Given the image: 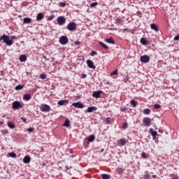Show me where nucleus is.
I'll return each mask as SVG.
<instances>
[{
  "label": "nucleus",
  "instance_id": "10",
  "mask_svg": "<svg viewBox=\"0 0 179 179\" xmlns=\"http://www.w3.org/2000/svg\"><path fill=\"white\" fill-rule=\"evenodd\" d=\"M87 65L88 68H90V69H96V66H94V63H93V61L90 59L87 60Z\"/></svg>",
  "mask_w": 179,
  "mask_h": 179
},
{
  "label": "nucleus",
  "instance_id": "29",
  "mask_svg": "<svg viewBox=\"0 0 179 179\" xmlns=\"http://www.w3.org/2000/svg\"><path fill=\"white\" fill-rule=\"evenodd\" d=\"M101 177L103 179H110L111 178V176L108 175V174H102Z\"/></svg>",
  "mask_w": 179,
  "mask_h": 179
},
{
  "label": "nucleus",
  "instance_id": "52",
  "mask_svg": "<svg viewBox=\"0 0 179 179\" xmlns=\"http://www.w3.org/2000/svg\"><path fill=\"white\" fill-rule=\"evenodd\" d=\"M22 120H23L24 122H26V118L22 117Z\"/></svg>",
  "mask_w": 179,
  "mask_h": 179
},
{
  "label": "nucleus",
  "instance_id": "31",
  "mask_svg": "<svg viewBox=\"0 0 179 179\" xmlns=\"http://www.w3.org/2000/svg\"><path fill=\"white\" fill-rule=\"evenodd\" d=\"M115 75H118V70L117 69L110 73V76H114Z\"/></svg>",
  "mask_w": 179,
  "mask_h": 179
},
{
  "label": "nucleus",
  "instance_id": "19",
  "mask_svg": "<svg viewBox=\"0 0 179 179\" xmlns=\"http://www.w3.org/2000/svg\"><path fill=\"white\" fill-rule=\"evenodd\" d=\"M31 22H32V20H31V18H30V17H24V18L23 19V23H24V24H29V23H31Z\"/></svg>",
  "mask_w": 179,
  "mask_h": 179
},
{
  "label": "nucleus",
  "instance_id": "48",
  "mask_svg": "<svg viewBox=\"0 0 179 179\" xmlns=\"http://www.w3.org/2000/svg\"><path fill=\"white\" fill-rule=\"evenodd\" d=\"M33 131H34V128L31 127L27 129L28 132H33Z\"/></svg>",
  "mask_w": 179,
  "mask_h": 179
},
{
  "label": "nucleus",
  "instance_id": "12",
  "mask_svg": "<svg viewBox=\"0 0 179 179\" xmlns=\"http://www.w3.org/2000/svg\"><path fill=\"white\" fill-rule=\"evenodd\" d=\"M31 162V158L29 155H26L23 159V163L25 164H28V163H30Z\"/></svg>",
  "mask_w": 179,
  "mask_h": 179
},
{
  "label": "nucleus",
  "instance_id": "22",
  "mask_svg": "<svg viewBox=\"0 0 179 179\" xmlns=\"http://www.w3.org/2000/svg\"><path fill=\"white\" fill-rule=\"evenodd\" d=\"M106 41L109 44H115V41H114V38H113L112 37L106 39Z\"/></svg>",
  "mask_w": 179,
  "mask_h": 179
},
{
  "label": "nucleus",
  "instance_id": "24",
  "mask_svg": "<svg viewBox=\"0 0 179 179\" xmlns=\"http://www.w3.org/2000/svg\"><path fill=\"white\" fill-rule=\"evenodd\" d=\"M65 103H69V101H68V100H60L57 102V104L59 106H64V104H65Z\"/></svg>",
  "mask_w": 179,
  "mask_h": 179
},
{
  "label": "nucleus",
  "instance_id": "57",
  "mask_svg": "<svg viewBox=\"0 0 179 179\" xmlns=\"http://www.w3.org/2000/svg\"><path fill=\"white\" fill-rule=\"evenodd\" d=\"M123 30H124V31H127V29H124Z\"/></svg>",
  "mask_w": 179,
  "mask_h": 179
},
{
  "label": "nucleus",
  "instance_id": "13",
  "mask_svg": "<svg viewBox=\"0 0 179 179\" xmlns=\"http://www.w3.org/2000/svg\"><path fill=\"white\" fill-rule=\"evenodd\" d=\"M117 143H120L121 146H125V145H127V138H122L118 140Z\"/></svg>",
  "mask_w": 179,
  "mask_h": 179
},
{
  "label": "nucleus",
  "instance_id": "38",
  "mask_svg": "<svg viewBox=\"0 0 179 179\" xmlns=\"http://www.w3.org/2000/svg\"><path fill=\"white\" fill-rule=\"evenodd\" d=\"M91 57H94V55H97V52L93 50L90 52Z\"/></svg>",
  "mask_w": 179,
  "mask_h": 179
},
{
  "label": "nucleus",
  "instance_id": "55",
  "mask_svg": "<svg viewBox=\"0 0 179 179\" xmlns=\"http://www.w3.org/2000/svg\"><path fill=\"white\" fill-rule=\"evenodd\" d=\"M0 125H3V122L1 121L0 122Z\"/></svg>",
  "mask_w": 179,
  "mask_h": 179
},
{
  "label": "nucleus",
  "instance_id": "4",
  "mask_svg": "<svg viewBox=\"0 0 179 179\" xmlns=\"http://www.w3.org/2000/svg\"><path fill=\"white\" fill-rule=\"evenodd\" d=\"M57 22L59 26H62V25L65 24V23H66V18H65V17H64V16H59L57 18Z\"/></svg>",
  "mask_w": 179,
  "mask_h": 179
},
{
  "label": "nucleus",
  "instance_id": "51",
  "mask_svg": "<svg viewBox=\"0 0 179 179\" xmlns=\"http://www.w3.org/2000/svg\"><path fill=\"white\" fill-rule=\"evenodd\" d=\"M120 111H122V112L127 111V108H122L120 109Z\"/></svg>",
  "mask_w": 179,
  "mask_h": 179
},
{
  "label": "nucleus",
  "instance_id": "7",
  "mask_svg": "<svg viewBox=\"0 0 179 179\" xmlns=\"http://www.w3.org/2000/svg\"><path fill=\"white\" fill-rule=\"evenodd\" d=\"M143 123L144 124L145 127H150L152 124V119L150 117H144L143 119Z\"/></svg>",
  "mask_w": 179,
  "mask_h": 179
},
{
  "label": "nucleus",
  "instance_id": "34",
  "mask_svg": "<svg viewBox=\"0 0 179 179\" xmlns=\"http://www.w3.org/2000/svg\"><path fill=\"white\" fill-rule=\"evenodd\" d=\"M59 6L60 8H65V6H66V3H64V2H60V3H59Z\"/></svg>",
  "mask_w": 179,
  "mask_h": 179
},
{
  "label": "nucleus",
  "instance_id": "27",
  "mask_svg": "<svg viewBox=\"0 0 179 179\" xmlns=\"http://www.w3.org/2000/svg\"><path fill=\"white\" fill-rule=\"evenodd\" d=\"M99 44H100V45H101V47H103V48H104V50H108V47L107 45H106V43H104L101 41H99Z\"/></svg>",
  "mask_w": 179,
  "mask_h": 179
},
{
  "label": "nucleus",
  "instance_id": "32",
  "mask_svg": "<svg viewBox=\"0 0 179 179\" xmlns=\"http://www.w3.org/2000/svg\"><path fill=\"white\" fill-rule=\"evenodd\" d=\"M23 89V85H18L15 87V90H22Z\"/></svg>",
  "mask_w": 179,
  "mask_h": 179
},
{
  "label": "nucleus",
  "instance_id": "3",
  "mask_svg": "<svg viewBox=\"0 0 179 179\" xmlns=\"http://www.w3.org/2000/svg\"><path fill=\"white\" fill-rule=\"evenodd\" d=\"M40 110H41V111H42V113H48V112L51 111V106H50L49 105H47V104H43L40 107Z\"/></svg>",
  "mask_w": 179,
  "mask_h": 179
},
{
  "label": "nucleus",
  "instance_id": "9",
  "mask_svg": "<svg viewBox=\"0 0 179 179\" xmlns=\"http://www.w3.org/2000/svg\"><path fill=\"white\" fill-rule=\"evenodd\" d=\"M73 107H74L75 108H84L85 106L83 105V103H82L81 102H76V103H73L71 105Z\"/></svg>",
  "mask_w": 179,
  "mask_h": 179
},
{
  "label": "nucleus",
  "instance_id": "6",
  "mask_svg": "<svg viewBox=\"0 0 179 179\" xmlns=\"http://www.w3.org/2000/svg\"><path fill=\"white\" fill-rule=\"evenodd\" d=\"M23 106L22 105V103H20L19 101H15L13 103V108L14 110H19V108H22Z\"/></svg>",
  "mask_w": 179,
  "mask_h": 179
},
{
  "label": "nucleus",
  "instance_id": "23",
  "mask_svg": "<svg viewBox=\"0 0 179 179\" xmlns=\"http://www.w3.org/2000/svg\"><path fill=\"white\" fill-rule=\"evenodd\" d=\"M150 132L152 136L153 137V139H155V138H156V136H157V131H153V129H150Z\"/></svg>",
  "mask_w": 179,
  "mask_h": 179
},
{
  "label": "nucleus",
  "instance_id": "15",
  "mask_svg": "<svg viewBox=\"0 0 179 179\" xmlns=\"http://www.w3.org/2000/svg\"><path fill=\"white\" fill-rule=\"evenodd\" d=\"M19 59L20 62H26L27 61V56L26 55H22L20 56Z\"/></svg>",
  "mask_w": 179,
  "mask_h": 179
},
{
  "label": "nucleus",
  "instance_id": "30",
  "mask_svg": "<svg viewBox=\"0 0 179 179\" xmlns=\"http://www.w3.org/2000/svg\"><path fill=\"white\" fill-rule=\"evenodd\" d=\"M143 114H145V115H149V114H150V109L149 108L144 109Z\"/></svg>",
  "mask_w": 179,
  "mask_h": 179
},
{
  "label": "nucleus",
  "instance_id": "21",
  "mask_svg": "<svg viewBox=\"0 0 179 179\" xmlns=\"http://www.w3.org/2000/svg\"><path fill=\"white\" fill-rule=\"evenodd\" d=\"M150 28L152 30H155V31H159V27H157V25L156 24H151Z\"/></svg>",
  "mask_w": 179,
  "mask_h": 179
},
{
  "label": "nucleus",
  "instance_id": "16",
  "mask_svg": "<svg viewBox=\"0 0 179 179\" xmlns=\"http://www.w3.org/2000/svg\"><path fill=\"white\" fill-rule=\"evenodd\" d=\"M23 100H25V101H29V100H31V95L29 94H24Z\"/></svg>",
  "mask_w": 179,
  "mask_h": 179
},
{
  "label": "nucleus",
  "instance_id": "37",
  "mask_svg": "<svg viewBox=\"0 0 179 179\" xmlns=\"http://www.w3.org/2000/svg\"><path fill=\"white\" fill-rule=\"evenodd\" d=\"M98 3L97 2H94L90 4V8H94V6H97Z\"/></svg>",
  "mask_w": 179,
  "mask_h": 179
},
{
  "label": "nucleus",
  "instance_id": "36",
  "mask_svg": "<svg viewBox=\"0 0 179 179\" xmlns=\"http://www.w3.org/2000/svg\"><path fill=\"white\" fill-rule=\"evenodd\" d=\"M54 17H55V15H51L48 17V21H51V20H53Z\"/></svg>",
  "mask_w": 179,
  "mask_h": 179
},
{
  "label": "nucleus",
  "instance_id": "42",
  "mask_svg": "<svg viewBox=\"0 0 179 179\" xmlns=\"http://www.w3.org/2000/svg\"><path fill=\"white\" fill-rule=\"evenodd\" d=\"M9 156H10V157H16V153H15V152H10V153H9Z\"/></svg>",
  "mask_w": 179,
  "mask_h": 179
},
{
  "label": "nucleus",
  "instance_id": "11",
  "mask_svg": "<svg viewBox=\"0 0 179 179\" xmlns=\"http://www.w3.org/2000/svg\"><path fill=\"white\" fill-rule=\"evenodd\" d=\"M103 93V91H95L92 94L93 97H96V99H100V95Z\"/></svg>",
  "mask_w": 179,
  "mask_h": 179
},
{
  "label": "nucleus",
  "instance_id": "17",
  "mask_svg": "<svg viewBox=\"0 0 179 179\" xmlns=\"http://www.w3.org/2000/svg\"><path fill=\"white\" fill-rule=\"evenodd\" d=\"M140 43L143 44V45H148V44H149V41L145 38H141L140 39Z\"/></svg>",
  "mask_w": 179,
  "mask_h": 179
},
{
  "label": "nucleus",
  "instance_id": "45",
  "mask_svg": "<svg viewBox=\"0 0 179 179\" xmlns=\"http://www.w3.org/2000/svg\"><path fill=\"white\" fill-rule=\"evenodd\" d=\"M149 178H150V175H149V174H145V175L144 176V179H149Z\"/></svg>",
  "mask_w": 179,
  "mask_h": 179
},
{
  "label": "nucleus",
  "instance_id": "40",
  "mask_svg": "<svg viewBox=\"0 0 179 179\" xmlns=\"http://www.w3.org/2000/svg\"><path fill=\"white\" fill-rule=\"evenodd\" d=\"M160 107H162V106L159 104L154 105L155 110H159V108H160Z\"/></svg>",
  "mask_w": 179,
  "mask_h": 179
},
{
  "label": "nucleus",
  "instance_id": "49",
  "mask_svg": "<svg viewBox=\"0 0 179 179\" xmlns=\"http://www.w3.org/2000/svg\"><path fill=\"white\" fill-rule=\"evenodd\" d=\"M86 78H87V75L85 74V73H83L82 74V78L83 79H86Z\"/></svg>",
  "mask_w": 179,
  "mask_h": 179
},
{
  "label": "nucleus",
  "instance_id": "54",
  "mask_svg": "<svg viewBox=\"0 0 179 179\" xmlns=\"http://www.w3.org/2000/svg\"><path fill=\"white\" fill-rule=\"evenodd\" d=\"M157 176L156 175H152V178H156Z\"/></svg>",
  "mask_w": 179,
  "mask_h": 179
},
{
  "label": "nucleus",
  "instance_id": "39",
  "mask_svg": "<svg viewBox=\"0 0 179 179\" xmlns=\"http://www.w3.org/2000/svg\"><path fill=\"white\" fill-rule=\"evenodd\" d=\"M141 157H143V159H148V156L146 155V152H142Z\"/></svg>",
  "mask_w": 179,
  "mask_h": 179
},
{
  "label": "nucleus",
  "instance_id": "33",
  "mask_svg": "<svg viewBox=\"0 0 179 179\" xmlns=\"http://www.w3.org/2000/svg\"><path fill=\"white\" fill-rule=\"evenodd\" d=\"M127 128H128V122H125L122 124V129H127Z\"/></svg>",
  "mask_w": 179,
  "mask_h": 179
},
{
  "label": "nucleus",
  "instance_id": "53",
  "mask_svg": "<svg viewBox=\"0 0 179 179\" xmlns=\"http://www.w3.org/2000/svg\"><path fill=\"white\" fill-rule=\"evenodd\" d=\"M65 169H66V170H69V166H65Z\"/></svg>",
  "mask_w": 179,
  "mask_h": 179
},
{
  "label": "nucleus",
  "instance_id": "8",
  "mask_svg": "<svg viewBox=\"0 0 179 179\" xmlns=\"http://www.w3.org/2000/svg\"><path fill=\"white\" fill-rule=\"evenodd\" d=\"M140 61L144 64H148L150 61V57L148 55H143L140 57Z\"/></svg>",
  "mask_w": 179,
  "mask_h": 179
},
{
  "label": "nucleus",
  "instance_id": "50",
  "mask_svg": "<svg viewBox=\"0 0 179 179\" xmlns=\"http://www.w3.org/2000/svg\"><path fill=\"white\" fill-rule=\"evenodd\" d=\"M75 45H79V44H80V41H76L75 43H74Z\"/></svg>",
  "mask_w": 179,
  "mask_h": 179
},
{
  "label": "nucleus",
  "instance_id": "25",
  "mask_svg": "<svg viewBox=\"0 0 179 179\" xmlns=\"http://www.w3.org/2000/svg\"><path fill=\"white\" fill-rule=\"evenodd\" d=\"M71 126V122L69 121V119H67L64 123L63 124V127H66L67 128Z\"/></svg>",
  "mask_w": 179,
  "mask_h": 179
},
{
  "label": "nucleus",
  "instance_id": "20",
  "mask_svg": "<svg viewBox=\"0 0 179 179\" xmlns=\"http://www.w3.org/2000/svg\"><path fill=\"white\" fill-rule=\"evenodd\" d=\"M7 125L8 128H10L11 129H15V124L10 121L7 122Z\"/></svg>",
  "mask_w": 179,
  "mask_h": 179
},
{
  "label": "nucleus",
  "instance_id": "35",
  "mask_svg": "<svg viewBox=\"0 0 179 179\" xmlns=\"http://www.w3.org/2000/svg\"><path fill=\"white\" fill-rule=\"evenodd\" d=\"M40 78L43 79V80L46 79L47 78V75L44 74V73H42V74L40 75Z\"/></svg>",
  "mask_w": 179,
  "mask_h": 179
},
{
  "label": "nucleus",
  "instance_id": "47",
  "mask_svg": "<svg viewBox=\"0 0 179 179\" xmlns=\"http://www.w3.org/2000/svg\"><path fill=\"white\" fill-rule=\"evenodd\" d=\"M10 38H11L12 40H17V36H10Z\"/></svg>",
  "mask_w": 179,
  "mask_h": 179
},
{
  "label": "nucleus",
  "instance_id": "59",
  "mask_svg": "<svg viewBox=\"0 0 179 179\" xmlns=\"http://www.w3.org/2000/svg\"><path fill=\"white\" fill-rule=\"evenodd\" d=\"M13 1H17V0H13Z\"/></svg>",
  "mask_w": 179,
  "mask_h": 179
},
{
  "label": "nucleus",
  "instance_id": "28",
  "mask_svg": "<svg viewBox=\"0 0 179 179\" xmlns=\"http://www.w3.org/2000/svg\"><path fill=\"white\" fill-rule=\"evenodd\" d=\"M94 139H96V137L92 134L87 138V141L88 142H93Z\"/></svg>",
  "mask_w": 179,
  "mask_h": 179
},
{
  "label": "nucleus",
  "instance_id": "14",
  "mask_svg": "<svg viewBox=\"0 0 179 179\" xmlns=\"http://www.w3.org/2000/svg\"><path fill=\"white\" fill-rule=\"evenodd\" d=\"M43 19H44V14L43 13H38L36 16V20L40 22V20H43Z\"/></svg>",
  "mask_w": 179,
  "mask_h": 179
},
{
  "label": "nucleus",
  "instance_id": "1",
  "mask_svg": "<svg viewBox=\"0 0 179 179\" xmlns=\"http://www.w3.org/2000/svg\"><path fill=\"white\" fill-rule=\"evenodd\" d=\"M0 40H3V43H5L6 45H12L13 44V41L9 39V36L7 35H2L0 37Z\"/></svg>",
  "mask_w": 179,
  "mask_h": 179
},
{
  "label": "nucleus",
  "instance_id": "58",
  "mask_svg": "<svg viewBox=\"0 0 179 179\" xmlns=\"http://www.w3.org/2000/svg\"><path fill=\"white\" fill-rule=\"evenodd\" d=\"M43 58H45H45H47V57H45V56H43Z\"/></svg>",
  "mask_w": 179,
  "mask_h": 179
},
{
  "label": "nucleus",
  "instance_id": "5",
  "mask_svg": "<svg viewBox=\"0 0 179 179\" xmlns=\"http://www.w3.org/2000/svg\"><path fill=\"white\" fill-rule=\"evenodd\" d=\"M59 42L60 43V44L65 45V44H68V43L69 42V40L68 39V37L65 36H62L59 38Z\"/></svg>",
  "mask_w": 179,
  "mask_h": 179
},
{
  "label": "nucleus",
  "instance_id": "41",
  "mask_svg": "<svg viewBox=\"0 0 179 179\" xmlns=\"http://www.w3.org/2000/svg\"><path fill=\"white\" fill-rule=\"evenodd\" d=\"M3 135H6L8 134H9V131H8V129H4L1 131Z\"/></svg>",
  "mask_w": 179,
  "mask_h": 179
},
{
  "label": "nucleus",
  "instance_id": "18",
  "mask_svg": "<svg viewBox=\"0 0 179 179\" xmlns=\"http://www.w3.org/2000/svg\"><path fill=\"white\" fill-rule=\"evenodd\" d=\"M97 110V107L96 106H91L87 108V113H93V111H96Z\"/></svg>",
  "mask_w": 179,
  "mask_h": 179
},
{
  "label": "nucleus",
  "instance_id": "46",
  "mask_svg": "<svg viewBox=\"0 0 179 179\" xmlns=\"http://www.w3.org/2000/svg\"><path fill=\"white\" fill-rule=\"evenodd\" d=\"M115 22L118 24L121 23V18H116Z\"/></svg>",
  "mask_w": 179,
  "mask_h": 179
},
{
  "label": "nucleus",
  "instance_id": "56",
  "mask_svg": "<svg viewBox=\"0 0 179 179\" xmlns=\"http://www.w3.org/2000/svg\"><path fill=\"white\" fill-rule=\"evenodd\" d=\"M59 168L60 169H62V166H60L59 164Z\"/></svg>",
  "mask_w": 179,
  "mask_h": 179
},
{
  "label": "nucleus",
  "instance_id": "43",
  "mask_svg": "<svg viewBox=\"0 0 179 179\" xmlns=\"http://www.w3.org/2000/svg\"><path fill=\"white\" fill-rule=\"evenodd\" d=\"M173 40H174L175 41H179V35H176V36L174 37Z\"/></svg>",
  "mask_w": 179,
  "mask_h": 179
},
{
  "label": "nucleus",
  "instance_id": "26",
  "mask_svg": "<svg viewBox=\"0 0 179 179\" xmlns=\"http://www.w3.org/2000/svg\"><path fill=\"white\" fill-rule=\"evenodd\" d=\"M130 104L131 106L135 108V107H136V106H138V102H136L135 100L132 99L131 101H130Z\"/></svg>",
  "mask_w": 179,
  "mask_h": 179
},
{
  "label": "nucleus",
  "instance_id": "44",
  "mask_svg": "<svg viewBox=\"0 0 179 179\" xmlns=\"http://www.w3.org/2000/svg\"><path fill=\"white\" fill-rule=\"evenodd\" d=\"M105 122L108 124H110V117H106L105 120Z\"/></svg>",
  "mask_w": 179,
  "mask_h": 179
},
{
  "label": "nucleus",
  "instance_id": "2",
  "mask_svg": "<svg viewBox=\"0 0 179 179\" xmlns=\"http://www.w3.org/2000/svg\"><path fill=\"white\" fill-rule=\"evenodd\" d=\"M78 24H76L74 22H71L68 24L66 26V29L69 30V31H73L74 30H76V27Z\"/></svg>",
  "mask_w": 179,
  "mask_h": 179
}]
</instances>
